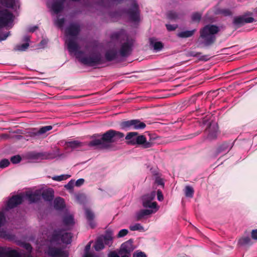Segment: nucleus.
<instances>
[{
	"instance_id": "39",
	"label": "nucleus",
	"mask_w": 257,
	"mask_h": 257,
	"mask_svg": "<svg viewBox=\"0 0 257 257\" xmlns=\"http://www.w3.org/2000/svg\"><path fill=\"white\" fill-rule=\"evenodd\" d=\"M64 22H65L64 18H61V19L57 18L54 21L55 25L57 27H58V28H59L60 29L63 28Z\"/></svg>"
},
{
	"instance_id": "36",
	"label": "nucleus",
	"mask_w": 257,
	"mask_h": 257,
	"mask_svg": "<svg viewBox=\"0 0 257 257\" xmlns=\"http://www.w3.org/2000/svg\"><path fill=\"white\" fill-rule=\"evenodd\" d=\"M70 177L71 176L70 175L63 174L60 176H55L53 177L52 178L54 181H61L63 180H66L67 179L70 178Z\"/></svg>"
},
{
	"instance_id": "15",
	"label": "nucleus",
	"mask_w": 257,
	"mask_h": 257,
	"mask_svg": "<svg viewBox=\"0 0 257 257\" xmlns=\"http://www.w3.org/2000/svg\"><path fill=\"white\" fill-rule=\"evenodd\" d=\"M47 253L51 257H67V254L64 251L55 247L49 246Z\"/></svg>"
},
{
	"instance_id": "64",
	"label": "nucleus",
	"mask_w": 257,
	"mask_h": 257,
	"mask_svg": "<svg viewBox=\"0 0 257 257\" xmlns=\"http://www.w3.org/2000/svg\"><path fill=\"white\" fill-rule=\"evenodd\" d=\"M199 59H200V60H204V61H207L209 59L208 56H202Z\"/></svg>"
},
{
	"instance_id": "18",
	"label": "nucleus",
	"mask_w": 257,
	"mask_h": 257,
	"mask_svg": "<svg viewBox=\"0 0 257 257\" xmlns=\"http://www.w3.org/2000/svg\"><path fill=\"white\" fill-rule=\"evenodd\" d=\"M26 196L31 203L36 202L41 199V192L40 190H36L34 192L27 193Z\"/></svg>"
},
{
	"instance_id": "20",
	"label": "nucleus",
	"mask_w": 257,
	"mask_h": 257,
	"mask_svg": "<svg viewBox=\"0 0 257 257\" xmlns=\"http://www.w3.org/2000/svg\"><path fill=\"white\" fill-rule=\"evenodd\" d=\"M114 234L111 230L107 229L105 234L99 236L96 241H112L114 239Z\"/></svg>"
},
{
	"instance_id": "2",
	"label": "nucleus",
	"mask_w": 257,
	"mask_h": 257,
	"mask_svg": "<svg viewBox=\"0 0 257 257\" xmlns=\"http://www.w3.org/2000/svg\"><path fill=\"white\" fill-rule=\"evenodd\" d=\"M219 28L213 25H208L200 31L199 40L205 46L212 45L215 41V35L218 32Z\"/></svg>"
},
{
	"instance_id": "17",
	"label": "nucleus",
	"mask_w": 257,
	"mask_h": 257,
	"mask_svg": "<svg viewBox=\"0 0 257 257\" xmlns=\"http://www.w3.org/2000/svg\"><path fill=\"white\" fill-rule=\"evenodd\" d=\"M23 201V197L20 195L13 196L9 199L7 203V208L12 209L20 204Z\"/></svg>"
},
{
	"instance_id": "3",
	"label": "nucleus",
	"mask_w": 257,
	"mask_h": 257,
	"mask_svg": "<svg viewBox=\"0 0 257 257\" xmlns=\"http://www.w3.org/2000/svg\"><path fill=\"white\" fill-rule=\"evenodd\" d=\"M112 37H115L118 39H122L119 50L120 56L122 57L129 56L132 51L135 40L125 34L124 31H122L120 33L114 34Z\"/></svg>"
},
{
	"instance_id": "44",
	"label": "nucleus",
	"mask_w": 257,
	"mask_h": 257,
	"mask_svg": "<svg viewBox=\"0 0 257 257\" xmlns=\"http://www.w3.org/2000/svg\"><path fill=\"white\" fill-rule=\"evenodd\" d=\"M10 161L9 160L4 159L0 161V168H5L10 165Z\"/></svg>"
},
{
	"instance_id": "47",
	"label": "nucleus",
	"mask_w": 257,
	"mask_h": 257,
	"mask_svg": "<svg viewBox=\"0 0 257 257\" xmlns=\"http://www.w3.org/2000/svg\"><path fill=\"white\" fill-rule=\"evenodd\" d=\"M76 200L79 203H82L85 199V196L83 194H77L75 195Z\"/></svg>"
},
{
	"instance_id": "37",
	"label": "nucleus",
	"mask_w": 257,
	"mask_h": 257,
	"mask_svg": "<svg viewBox=\"0 0 257 257\" xmlns=\"http://www.w3.org/2000/svg\"><path fill=\"white\" fill-rule=\"evenodd\" d=\"M130 229L132 231H144V227L140 223H135L130 226Z\"/></svg>"
},
{
	"instance_id": "12",
	"label": "nucleus",
	"mask_w": 257,
	"mask_h": 257,
	"mask_svg": "<svg viewBox=\"0 0 257 257\" xmlns=\"http://www.w3.org/2000/svg\"><path fill=\"white\" fill-rule=\"evenodd\" d=\"M127 14L131 21L136 22L140 20L138 5L135 0L132 3V7L128 10Z\"/></svg>"
},
{
	"instance_id": "32",
	"label": "nucleus",
	"mask_w": 257,
	"mask_h": 257,
	"mask_svg": "<svg viewBox=\"0 0 257 257\" xmlns=\"http://www.w3.org/2000/svg\"><path fill=\"white\" fill-rule=\"evenodd\" d=\"M133 119L121 122L120 123L121 128L126 130L133 128Z\"/></svg>"
},
{
	"instance_id": "38",
	"label": "nucleus",
	"mask_w": 257,
	"mask_h": 257,
	"mask_svg": "<svg viewBox=\"0 0 257 257\" xmlns=\"http://www.w3.org/2000/svg\"><path fill=\"white\" fill-rule=\"evenodd\" d=\"M29 46V43H25V44L17 45L15 47V49L18 51H24L28 49Z\"/></svg>"
},
{
	"instance_id": "61",
	"label": "nucleus",
	"mask_w": 257,
	"mask_h": 257,
	"mask_svg": "<svg viewBox=\"0 0 257 257\" xmlns=\"http://www.w3.org/2000/svg\"><path fill=\"white\" fill-rule=\"evenodd\" d=\"M83 257H98V256L94 255V254L90 253V252H86L84 254Z\"/></svg>"
},
{
	"instance_id": "63",
	"label": "nucleus",
	"mask_w": 257,
	"mask_h": 257,
	"mask_svg": "<svg viewBox=\"0 0 257 257\" xmlns=\"http://www.w3.org/2000/svg\"><path fill=\"white\" fill-rule=\"evenodd\" d=\"M157 183L159 185H162L164 184L163 180L161 179L157 178L156 180Z\"/></svg>"
},
{
	"instance_id": "26",
	"label": "nucleus",
	"mask_w": 257,
	"mask_h": 257,
	"mask_svg": "<svg viewBox=\"0 0 257 257\" xmlns=\"http://www.w3.org/2000/svg\"><path fill=\"white\" fill-rule=\"evenodd\" d=\"M117 55V52L115 49H110L108 50L105 54V59L108 61H111L115 59Z\"/></svg>"
},
{
	"instance_id": "59",
	"label": "nucleus",
	"mask_w": 257,
	"mask_h": 257,
	"mask_svg": "<svg viewBox=\"0 0 257 257\" xmlns=\"http://www.w3.org/2000/svg\"><path fill=\"white\" fill-rule=\"evenodd\" d=\"M91 242H89L88 244H87L86 246H85V253H86V252H89V251L90 249V247H91Z\"/></svg>"
},
{
	"instance_id": "16",
	"label": "nucleus",
	"mask_w": 257,
	"mask_h": 257,
	"mask_svg": "<svg viewBox=\"0 0 257 257\" xmlns=\"http://www.w3.org/2000/svg\"><path fill=\"white\" fill-rule=\"evenodd\" d=\"M218 127L215 122L210 123L208 128V135L207 139L210 141L215 139L218 135Z\"/></svg>"
},
{
	"instance_id": "48",
	"label": "nucleus",
	"mask_w": 257,
	"mask_h": 257,
	"mask_svg": "<svg viewBox=\"0 0 257 257\" xmlns=\"http://www.w3.org/2000/svg\"><path fill=\"white\" fill-rule=\"evenodd\" d=\"M201 55V53L196 52L195 51H190L187 52V56L191 57H198Z\"/></svg>"
},
{
	"instance_id": "30",
	"label": "nucleus",
	"mask_w": 257,
	"mask_h": 257,
	"mask_svg": "<svg viewBox=\"0 0 257 257\" xmlns=\"http://www.w3.org/2000/svg\"><path fill=\"white\" fill-rule=\"evenodd\" d=\"M182 14L174 11H169L167 13V17L170 20L175 21L181 18Z\"/></svg>"
},
{
	"instance_id": "14",
	"label": "nucleus",
	"mask_w": 257,
	"mask_h": 257,
	"mask_svg": "<svg viewBox=\"0 0 257 257\" xmlns=\"http://www.w3.org/2000/svg\"><path fill=\"white\" fill-rule=\"evenodd\" d=\"M0 257H22V256L16 250L0 247Z\"/></svg>"
},
{
	"instance_id": "11",
	"label": "nucleus",
	"mask_w": 257,
	"mask_h": 257,
	"mask_svg": "<svg viewBox=\"0 0 257 257\" xmlns=\"http://www.w3.org/2000/svg\"><path fill=\"white\" fill-rule=\"evenodd\" d=\"M92 138L94 139L88 144L89 146L98 149H107V146L104 142L102 136L98 134H95Z\"/></svg>"
},
{
	"instance_id": "35",
	"label": "nucleus",
	"mask_w": 257,
	"mask_h": 257,
	"mask_svg": "<svg viewBox=\"0 0 257 257\" xmlns=\"http://www.w3.org/2000/svg\"><path fill=\"white\" fill-rule=\"evenodd\" d=\"M52 126L51 125H47L43 126L41 128H40L37 132L35 133V134L36 135H40L45 134L48 131H50L52 130Z\"/></svg>"
},
{
	"instance_id": "33",
	"label": "nucleus",
	"mask_w": 257,
	"mask_h": 257,
	"mask_svg": "<svg viewBox=\"0 0 257 257\" xmlns=\"http://www.w3.org/2000/svg\"><path fill=\"white\" fill-rule=\"evenodd\" d=\"M85 215L88 220H89L90 222V225L92 228L94 227V224L92 222V219L94 218V214L89 209L86 208L85 210Z\"/></svg>"
},
{
	"instance_id": "56",
	"label": "nucleus",
	"mask_w": 257,
	"mask_h": 257,
	"mask_svg": "<svg viewBox=\"0 0 257 257\" xmlns=\"http://www.w3.org/2000/svg\"><path fill=\"white\" fill-rule=\"evenodd\" d=\"M84 182V180L83 179H79L75 182V185L76 186H80L82 185Z\"/></svg>"
},
{
	"instance_id": "1",
	"label": "nucleus",
	"mask_w": 257,
	"mask_h": 257,
	"mask_svg": "<svg viewBox=\"0 0 257 257\" xmlns=\"http://www.w3.org/2000/svg\"><path fill=\"white\" fill-rule=\"evenodd\" d=\"M80 28L78 24L72 23L65 30V44L70 54H74L76 58L84 65L94 66L102 64L104 59L99 53L92 52L87 56L80 51V47L77 43V36Z\"/></svg>"
},
{
	"instance_id": "62",
	"label": "nucleus",
	"mask_w": 257,
	"mask_h": 257,
	"mask_svg": "<svg viewBox=\"0 0 257 257\" xmlns=\"http://www.w3.org/2000/svg\"><path fill=\"white\" fill-rule=\"evenodd\" d=\"M136 257H147V255L144 252H140L137 254Z\"/></svg>"
},
{
	"instance_id": "10",
	"label": "nucleus",
	"mask_w": 257,
	"mask_h": 257,
	"mask_svg": "<svg viewBox=\"0 0 257 257\" xmlns=\"http://www.w3.org/2000/svg\"><path fill=\"white\" fill-rule=\"evenodd\" d=\"M73 236L70 233L64 230L56 229L53 231L52 236L49 241H70L72 240Z\"/></svg>"
},
{
	"instance_id": "6",
	"label": "nucleus",
	"mask_w": 257,
	"mask_h": 257,
	"mask_svg": "<svg viewBox=\"0 0 257 257\" xmlns=\"http://www.w3.org/2000/svg\"><path fill=\"white\" fill-rule=\"evenodd\" d=\"M101 136L106 144L107 149L110 147L111 143L117 142L122 139L124 137V134L119 132L110 130Z\"/></svg>"
},
{
	"instance_id": "13",
	"label": "nucleus",
	"mask_w": 257,
	"mask_h": 257,
	"mask_svg": "<svg viewBox=\"0 0 257 257\" xmlns=\"http://www.w3.org/2000/svg\"><path fill=\"white\" fill-rule=\"evenodd\" d=\"M66 1V0H54L51 5L49 3L48 5L54 14H58L63 10Z\"/></svg>"
},
{
	"instance_id": "21",
	"label": "nucleus",
	"mask_w": 257,
	"mask_h": 257,
	"mask_svg": "<svg viewBox=\"0 0 257 257\" xmlns=\"http://www.w3.org/2000/svg\"><path fill=\"white\" fill-rule=\"evenodd\" d=\"M63 222L66 226L73 225L75 223L73 215L70 213H66L63 218Z\"/></svg>"
},
{
	"instance_id": "5",
	"label": "nucleus",
	"mask_w": 257,
	"mask_h": 257,
	"mask_svg": "<svg viewBox=\"0 0 257 257\" xmlns=\"http://www.w3.org/2000/svg\"><path fill=\"white\" fill-rule=\"evenodd\" d=\"M0 4L7 8H13L15 0H0ZM13 21V15L7 10L0 11V27L9 26Z\"/></svg>"
},
{
	"instance_id": "23",
	"label": "nucleus",
	"mask_w": 257,
	"mask_h": 257,
	"mask_svg": "<svg viewBox=\"0 0 257 257\" xmlns=\"http://www.w3.org/2000/svg\"><path fill=\"white\" fill-rule=\"evenodd\" d=\"M50 154L47 152L33 153L31 154V157L37 160H45L50 159Z\"/></svg>"
},
{
	"instance_id": "58",
	"label": "nucleus",
	"mask_w": 257,
	"mask_h": 257,
	"mask_svg": "<svg viewBox=\"0 0 257 257\" xmlns=\"http://www.w3.org/2000/svg\"><path fill=\"white\" fill-rule=\"evenodd\" d=\"M37 28H38L37 26H35L29 28L28 31L29 32H34V31H36V30Z\"/></svg>"
},
{
	"instance_id": "24",
	"label": "nucleus",
	"mask_w": 257,
	"mask_h": 257,
	"mask_svg": "<svg viewBox=\"0 0 257 257\" xmlns=\"http://www.w3.org/2000/svg\"><path fill=\"white\" fill-rule=\"evenodd\" d=\"M65 146L67 148L75 149L84 146V144L78 141H68L65 143Z\"/></svg>"
},
{
	"instance_id": "50",
	"label": "nucleus",
	"mask_w": 257,
	"mask_h": 257,
	"mask_svg": "<svg viewBox=\"0 0 257 257\" xmlns=\"http://www.w3.org/2000/svg\"><path fill=\"white\" fill-rule=\"evenodd\" d=\"M74 187V182L72 180L70 181L65 186V187L68 190H72Z\"/></svg>"
},
{
	"instance_id": "54",
	"label": "nucleus",
	"mask_w": 257,
	"mask_h": 257,
	"mask_svg": "<svg viewBox=\"0 0 257 257\" xmlns=\"http://www.w3.org/2000/svg\"><path fill=\"white\" fill-rule=\"evenodd\" d=\"M157 198L159 201H162L163 200V195L161 190L157 191Z\"/></svg>"
},
{
	"instance_id": "4",
	"label": "nucleus",
	"mask_w": 257,
	"mask_h": 257,
	"mask_svg": "<svg viewBox=\"0 0 257 257\" xmlns=\"http://www.w3.org/2000/svg\"><path fill=\"white\" fill-rule=\"evenodd\" d=\"M125 139L126 144L130 145H139L143 148L147 149L153 146V143L151 140L147 141L144 135H139L137 132H130L127 134Z\"/></svg>"
},
{
	"instance_id": "29",
	"label": "nucleus",
	"mask_w": 257,
	"mask_h": 257,
	"mask_svg": "<svg viewBox=\"0 0 257 257\" xmlns=\"http://www.w3.org/2000/svg\"><path fill=\"white\" fill-rule=\"evenodd\" d=\"M195 31V29L190 31H184L178 33L177 34V36L178 37L180 38H187L192 36L194 35Z\"/></svg>"
},
{
	"instance_id": "8",
	"label": "nucleus",
	"mask_w": 257,
	"mask_h": 257,
	"mask_svg": "<svg viewBox=\"0 0 257 257\" xmlns=\"http://www.w3.org/2000/svg\"><path fill=\"white\" fill-rule=\"evenodd\" d=\"M6 222V218L4 211H0V237L4 239L15 240V235L2 228Z\"/></svg>"
},
{
	"instance_id": "52",
	"label": "nucleus",
	"mask_w": 257,
	"mask_h": 257,
	"mask_svg": "<svg viewBox=\"0 0 257 257\" xmlns=\"http://www.w3.org/2000/svg\"><path fill=\"white\" fill-rule=\"evenodd\" d=\"M244 23H250L253 22L254 20L252 17H243Z\"/></svg>"
},
{
	"instance_id": "9",
	"label": "nucleus",
	"mask_w": 257,
	"mask_h": 257,
	"mask_svg": "<svg viewBox=\"0 0 257 257\" xmlns=\"http://www.w3.org/2000/svg\"><path fill=\"white\" fill-rule=\"evenodd\" d=\"M156 196V192L152 191L142 197V204L145 208H149L158 211L159 207L156 202H153Z\"/></svg>"
},
{
	"instance_id": "19",
	"label": "nucleus",
	"mask_w": 257,
	"mask_h": 257,
	"mask_svg": "<svg viewBox=\"0 0 257 257\" xmlns=\"http://www.w3.org/2000/svg\"><path fill=\"white\" fill-rule=\"evenodd\" d=\"M157 211L150 208L149 209H141L136 213L135 217L137 220H140L145 216L155 213Z\"/></svg>"
},
{
	"instance_id": "43",
	"label": "nucleus",
	"mask_w": 257,
	"mask_h": 257,
	"mask_svg": "<svg viewBox=\"0 0 257 257\" xmlns=\"http://www.w3.org/2000/svg\"><path fill=\"white\" fill-rule=\"evenodd\" d=\"M18 242V245H21V244H23L24 243H25L24 244V247L29 253L31 252L32 250V247L29 243H26V242Z\"/></svg>"
},
{
	"instance_id": "7",
	"label": "nucleus",
	"mask_w": 257,
	"mask_h": 257,
	"mask_svg": "<svg viewBox=\"0 0 257 257\" xmlns=\"http://www.w3.org/2000/svg\"><path fill=\"white\" fill-rule=\"evenodd\" d=\"M132 242H124L117 253L115 251H110L108 257H130L131 252L134 249Z\"/></svg>"
},
{
	"instance_id": "46",
	"label": "nucleus",
	"mask_w": 257,
	"mask_h": 257,
	"mask_svg": "<svg viewBox=\"0 0 257 257\" xmlns=\"http://www.w3.org/2000/svg\"><path fill=\"white\" fill-rule=\"evenodd\" d=\"M21 160V158L19 155L14 156L11 157V161L13 164H17Z\"/></svg>"
},
{
	"instance_id": "42",
	"label": "nucleus",
	"mask_w": 257,
	"mask_h": 257,
	"mask_svg": "<svg viewBox=\"0 0 257 257\" xmlns=\"http://www.w3.org/2000/svg\"><path fill=\"white\" fill-rule=\"evenodd\" d=\"M201 18V14L199 13H195L191 16L192 20L194 22H199Z\"/></svg>"
},
{
	"instance_id": "22",
	"label": "nucleus",
	"mask_w": 257,
	"mask_h": 257,
	"mask_svg": "<svg viewBox=\"0 0 257 257\" xmlns=\"http://www.w3.org/2000/svg\"><path fill=\"white\" fill-rule=\"evenodd\" d=\"M41 197L45 201H51L54 197V191L51 189L45 190L41 193Z\"/></svg>"
},
{
	"instance_id": "55",
	"label": "nucleus",
	"mask_w": 257,
	"mask_h": 257,
	"mask_svg": "<svg viewBox=\"0 0 257 257\" xmlns=\"http://www.w3.org/2000/svg\"><path fill=\"white\" fill-rule=\"evenodd\" d=\"M221 13L225 16H229L232 14L231 11L228 9H223L221 11Z\"/></svg>"
},
{
	"instance_id": "53",
	"label": "nucleus",
	"mask_w": 257,
	"mask_h": 257,
	"mask_svg": "<svg viewBox=\"0 0 257 257\" xmlns=\"http://www.w3.org/2000/svg\"><path fill=\"white\" fill-rule=\"evenodd\" d=\"M250 242H238L237 246L238 247H244L247 244H250Z\"/></svg>"
},
{
	"instance_id": "27",
	"label": "nucleus",
	"mask_w": 257,
	"mask_h": 257,
	"mask_svg": "<svg viewBox=\"0 0 257 257\" xmlns=\"http://www.w3.org/2000/svg\"><path fill=\"white\" fill-rule=\"evenodd\" d=\"M232 147V144L227 143H224L219 146L217 150V153L223 152H228Z\"/></svg>"
},
{
	"instance_id": "31",
	"label": "nucleus",
	"mask_w": 257,
	"mask_h": 257,
	"mask_svg": "<svg viewBox=\"0 0 257 257\" xmlns=\"http://www.w3.org/2000/svg\"><path fill=\"white\" fill-rule=\"evenodd\" d=\"M133 128L135 130H142L146 127V124L138 119H133Z\"/></svg>"
},
{
	"instance_id": "28",
	"label": "nucleus",
	"mask_w": 257,
	"mask_h": 257,
	"mask_svg": "<svg viewBox=\"0 0 257 257\" xmlns=\"http://www.w3.org/2000/svg\"><path fill=\"white\" fill-rule=\"evenodd\" d=\"M65 206L64 199L60 198H56L54 201V207L56 210H61Z\"/></svg>"
},
{
	"instance_id": "51",
	"label": "nucleus",
	"mask_w": 257,
	"mask_h": 257,
	"mask_svg": "<svg viewBox=\"0 0 257 257\" xmlns=\"http://www.w3.org/2000/svg\"><path fill=\"white\" fill-rule=\"evenodd\" d=\"M251 236L252 239L257 240V229H253L251 231Z\"/></svg>"
},
{
	"instance_id": "34",
	"label": "nucleus",
	"mask_w": 257,
	"mask_h": 257,
	"mask_svg": "<svg viewBox=\"0 0 257 257\" xmlns=\"http://www.w3.org/2000/svg\"><path fill=\"white\" fill-rule=\"evenodd\" d=\"M184 193L186 197L192 198L194 194V189L190 186H186L184 189Z\"/></svg>"
},
{
	"instance_id": "45",
	"label": "nucleus",
	"mask_w": 257,
	"mask_h": 257,
	"mask_svg": "<svg viewBox=\"0 0 257 257\" xmlns=\"http://www.w3.org/2000/svg\"><path fill=\"white\" fill-rule=\"evenodd\" d=\"M128 232V231L127 229H121L117 234V237L118 238H121L124 236H125Z\"/></svg>"
},
{
	"instance_id": "49",
	"label": "nucleus",
	"mask_w": 257,
	"mask_h": 257,
	"mask_svg": "<svg viewBox=\"0 0 257 257\" xmlns=\"http://www.w3.org/2000/svg\"><path fill=\"white\" fill-rule=\"evenodd\" d=\"M166 27L167 28V29L169 31H172L176 30L177 28L178 25H176V24H175V25L166 24Z\"/></svg>"
},
{
	"instance_id": "40",
	"label": "nucleus",
	"mask_w": 257,
	"mask_h": 257,
	"mask_svg": "<svg viewBox=\"0 0 257 257\" xmlns=\"http://www.w3.org/2000/svg\"><path fill=\"white\" fill-rule=\"evenodd\" d=\"M233 23L237 26L243 25L244 24L243 17L235 18L233 20Z\"/></svg>"
},
{
	"instance_id": "57",
	"label": "nucleus",
	"mask_w": 257,
	"mask_h": 257,
	"mask_svg": "<svg viewBox=\"0 0 257 257\" xmlns=\"http://www.w3.org/2000/svg\"><path fill=\"white\" fill-rule=\"evenodd\" d=\"M10 35V32L4 34L3 36L0 38V41L5 40Z\"/></svg>"
},
{
	"instance_id": "60",
	"label": "nucleus",
	"mask_w": 257,
	"mask_h": 257,
	"mask_svg": "<svg viewBox=\"0 0 257 257\" xmlns=\"http://www.w3.org/2000/svg\"><path fill=\"white\" fill-rule=\"evenodd\" d=\"M30 41V37L28 35H26L23 38V41L26 43H29Z\"/></svg>"
},
{
	"instance_id": "25",
	"label": "nucleus",
	"mask_w": 257,
	"mask_h": 257,
	"mask_svg": "<svg viewBox=\"0 0 257 257\" xmlns=\"http://www.w3.org/2000/svg\"><path fill=\"white\" fill-rule=\"evenodd\" d=\"M150 45L156 52L160 51L163 48V45L161 42L157 41L154 38L150 39Z\"/></svg>"
},
{
	"instance_id": "41",
	"label": "nucleus",
	"mask_w": 257,
	"mask_h": 257,
	"mask_svg": "<svg viewBox=\"0 0 257 257\" xmlns=\"http://www.w3.org/2000/svg\"><path fill=\"white\" fill-rule=\"evenodd\" d=\"M94 247L96 251H99L104 247V242H95Z\"/></svg>"
}]
</instances>
